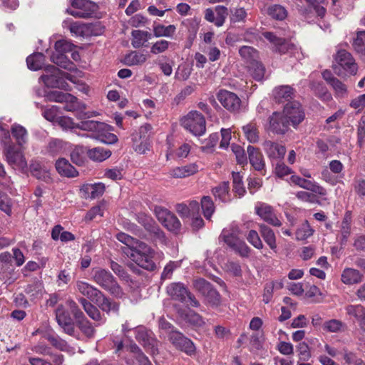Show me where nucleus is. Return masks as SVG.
<instances>
[{"instance_id": "nucleus-1", "label": "nucleus", "mask_w": 365, "mask_h": 365, "mask_svg": "<svg viewBox=\"0 0 365 365\" xmlns=\"http://www.w3.org/2000/svg\"><path fill=\"white\" fill-rule=\"evenodd\" d=\"M116 238L128 247L125 253L138 266L150 271L155 269L156 266L153 262L155 251L148 245L124 232L117 234Z\"/></svg>"}, {"instance_id": "nucleus-2", "label": "nucleus", "mask_w": 365, "mask_h": 365, "mask_svg": "<svg viewBox=\"0 0 365 365\" xmlns=\"http://www.w3.org/2000/svg\"><path fill=\"white\" fill-rule=\"evenodd\" d=\"M76 290L86 297L87 299L94 302L97 306L107 314L110 312L119 314L120 303L107 297L100 289L88 282L78 280L76 283Z\"/></svg>"}, {"instance_id": "nucleus-3", "label": "nucleus", "mask_w": 365, "mask_h": 365, "mask_svg": "<svg viewBox=\"0 0 365 365\" xmlns=\"http://www.w3.org/2000/svg\"><path fill=\"white\" fill-rule=\"evenodd\" d=\"M241 230L238 225L232 222L227 227L224 228L219 237V240L223 241L230 248L239 254L242 257H247L251 251L249 246L239 236Z\"/></svg>"}, {"instance_id": "nucleus-4", "label": "nucleus", "mask_w": 365, "mask_h": 365, "mask_svg": "<svg viewBox=\"0 0 365 365\" xmlns=\"http://www.w3.org/2000/svg\"><path fill=\"white\" fill-rule=\"evenodd\" d=\"M92 279L94 282L113 297H123L124 292L122 288L109 271L100 267L96 268L93 270Z\"/></svg>"}, {"instance_id": "nucleus-5", "label": "nucleus", "mask_w": 365, "mask_h": 365, "mask_svg": "<svg viewBox=\"0 0 365 365\" xmlns=\"http://www.w3.org/2000/svg\"><path fill=\"white\" fill-rule=\"evenodd\" d=\"M68 73L61 71L54 66L49 65L44 68V73L40 79L48 88L67 90L68 84L66 82L65 78H68Z\"/></svg>"}, {"instance_id": "nucleus-6", "label": "nucleus", "mask_w": 365, "mask_h": 365, "mask_svg": "<svg viewBox=\"0 0 365 365\" xmlns=\"http://www.w3.org/2000/svg\"><path fill=\"white\" fill-rule=\"evenodd\" d=\"M182 125L195 136L202 135L206 130V123L204 116L198 111L188 113L181 120Z\"/></svg>"}, {"instance_id": "nucleus-7", "label": "nucleus", "mask_w": 365, "mask_h": 365, "mask_svg": "<svg viewBox=\"0 0 365 365\" xmlns=\"http://www.w3.org/2000/svg\"><path fill=\"white\" fill-rule=\"evenodd\" d=\"M71 6L73 9H66V13L81 19L91 17L98 9L96 4L90 0H73Z\"/></svg>"}, {"instance_id": "nucleus-8", "label": "nucleus", "mask_w": 365, "mask_h": 365, "mask_svg": "<svg viewBox=\"0 0 365 365\" xmlns=\"http://www.w3.org/2000/svg\"><path fill=\"white\" fill-rule=\"evenodd\" d=\"M335 61L336 65L334 66V70L337 75L341 76L344 74L341 68L344 69L346 73L351 75L356 73L357 65L351 54L348 51L339 50L335 56Z\"/></svg>"}, {"instance_id": "nucleus-9", "label": "nucleus", "mask_w": 365, "mask_h": 365, "mask_svg": "<svg viewBox=\"0 0 365 365\" xmlns=\"http://www.w3.org/2000/svg\"><path fill=\"white\" fill-rule=\"evenodd\" d=\"M6 162L13 168L24 170L27 167V162L24 155L23 151L15 145H7L4 150Z\"/></svg>"}, {"instance_id": "nucleus-10", "label": "nucleus", "mask_w": 365, "mask_h": 365, "mask_svg": "<svg viewBox=\"0 0 365 365\" xmlns=\"http://www.w3.org/2000/svg\"><path fill=\"white\" fill-rule=\"evenodd\" d=\"M282 112L287 120H289V124L294 128H297L305 118V113L302 106L296 101L287 103Z\"/></svg>"}, {"instance_id": "nucleus-11", "label": "nucleus", "mask_w": 365, "mask_h": 365, "mask_svg": "<svg viewBox=\"0 0 365 365\" xmlns=\"http://www.w3.org/2000/svg\"><path fill=\"white\" fill-rule=\"evenodd\" d=\"M289 128V120L283 112L275 111L268 118L267 129L276 135H284Z\"/></svg>"}, {"instance_id": "nucleus-12", "label": "nucleus", "mask_w": 365, "mask_h": 365, "mask_svg": "<svg viewBox=\"0 0 365 365\" xmlns=\"http://www.w3.org/2000/svg\"><path fill=\"white\" fill-rule=\"evenodd\" d=\"M169 340L176 349L189 356H192L195 352L193 342L178 331H173L169 336Z\"/></svg>"}, {"instance_id": "nucleus-13", "label": "nucleus", "mask_w": 365, "mask_h": 365, "mask_svg": "<svg viewBox=\"0 0 365 365\" xmlns=\"http://www.w3.org/2000/svg\"><path fill=\"white\" fill-rule=\"evenodd\" d=\"M217 98L222 106L230 112L239 111L241 106L240 98L234 93L221 90L217 93Z\"/></svg>"}, {"instance_id": "nucleus-14", "label": "nucleus", "mask_w": 365, "mask_h": 365, "mask_svg": "<svg viewBox=\"0 0 365 365\" xmlns=\"http://www.w3.org/2000/svg\"><path fill=\"white\" fill-rule=\"evenodd\" d=\"M255 212L267 223L274 227H280L282 225L281 220L274 212V208L269 205L259 203L255 206Z\"/></svg>"}, {"instance_id": "nucleus-15", "label": "nucleus", "mask_w": 365, "mask_h": 365, "mask_svg": "<svg viewBox=\"0 0 365 365\" xmlns=\"http://www.w3.org/2000/svg\"><path fill=\"white\" fill-rule=\"evenodd\" d=\"M125 349L133 354V359H128V365H152L148 356L142 351L138 346L133 341L125 346Z\"/></svg>"}, {"instance_id": "nucleus-16", "label": "nucleus", "mask_w": 365, "mask_h": 365, "mask_svg": "<svg viewBox=\"0 0 365 365\" xmlns=\"http://www.w3.org/2000/svg\"><path fill=\"white\" fill-rule=\"evenodd\" d=\"M289 180L292 183L319 195L324 196L327 195V190L314 181L302 178L296 175H292Z\"/></svg>"}, {"instance_id": "nucleus-17", "label": "nucleus", "mask_w": 365, "mask_h": 365, "mask_svg": "<svg viewBox=\"0 0 365 365\" xmlns=\"http://www.w3.org/2000/svg\"><path fill=\"white\" fill-rule=\"evenodd\" d=\"M262 147L269 159L281 160L284 158L287 151L284 145L269 140L262 143Z\"/></svg>"}, {"instance_id": "nucleus-18", "label": "nucleus", "mask_w": 365, "mask_h": 365, "mask_svg": "<svg viewBox=\"0 0 365 365\" xmlns=\"http://www.w3.org/2000/svg\"><path fill=\"white\" fill-rule=\"evenodd\" d=\"M78 302L81 304L87 315L95 321L97 325H102L106 323V318L101 313L99 307L98 308L84 297H80Z\"/></svg>"}, {"instance_id": "nucleus-19", "label": "nucleus", "mask_w": 365, "mask_h": 365, "mask_svg": "<svg viewBox=\"0 0 365 365\" xmlns=\"http://www.w3.org/2000/svg\"><path fill=\"white\" fill-rule=\"evenodd\" d=\"M167 293L173 299L184 302L189 291L182 283L173 282L167 287Z\"/></svg>"}, {"instance_id": "nucleus-20", "label": "nucleus", "mask_w": 365, "mask_h": 365, "mask_svg": "<svg viewBox=\"0 0 365 365\" xmlns=\"http://www.w3.org/2000/svg\"><path fill=\"white\" fill-rule=\"evenodd\" d=\"M199 171V165L190 163L180 167H175L170 170L169 175L174 178H184L192 175Z\"/></svg>"}, {"instance_id": "nucleus-21", "label": "nucleus", "mask_w": 365, "mask_h": 365, "mask_svg": "<svg viewBox=\"0 0 365 365\" xmlns=\"http://www.w3.org/2000/svg\"><path fill=\"white\" fill-rule=\"evenodd\" d=\"M263 36L274 45L275 50L279 53H286L294 48L293 44L289 43L284 38L277 36L272 32H265Z\"/></svg>"}, {"instance_id": "nucleus-22", "label": "nucleus", "mask_w": 365, "mask_h": 365, "mask_svg": "<svg viewBox=\"0 0 365 365\" xmlns=\"http://www.w3.org/2000/svg\"><path fill=\"white\" fill-rule=\"evenodd\" d=\"M247 150L249 155L250 163L252 166L256 170H262L265 166V163L260 150L252 145H248Z\"/></svg>"}, {"instance_id": "nucleus-23", "label": "nucleus", "mask_w": 365, "mask_h": 365, "mask_svg": "<svg viewBox=\"0 0 365 365\" xmlns=\"http://www.w3.org/2000/svg\"><path fill=\"white\" fill-rule=\"evenodd\" d=\"M364 275L354 268H345L341 275V282L347 285L359 284L363 281Z\"/></svg>"}, {"instance_id": "nucleus-24", "label": "nucleus", "mask_w": 365, "mask_h": 365, "mask_svg": "<svg viewBox=\"0 0 365 365\" xmlns=\"http://www.w3.org/2000/svg\"><path fill=\"white\" fill-rule=\"evenodd\" d=\"M55 166L61 176L74 178L78 175L76 169L66 158H59L56 160Z\"/></svg>"}, {"instance_id": "nucleus-25", "label": "nucleus", "mask_w": 365, "mask_h": 365, "mask_svg": "<svg viewBox=\"0 0 365 365\" xmlns=\"http://www.w3.org/2000/svg\"><path fill=\"white\" fill-rule=\"evenodd\" d=\"M11 133L15 139L16 144L21 147L27 143L29 140V133L27 130L20 124L14 123L11 127Z\"/></svg>"}, {"instance_id": "nucleus-26", "label": "nucleus", "mask_w": 365, "mask_h": 365, "mask_svg": "<svg viewBox=\"0 0 365 365\" xmlns=\"http://www.w3.org/2000/svg\"><path fill=\"white\" fill-rule=\"evenodd\" d=\"M135 333L136 340L141 343L145 348L150 349L153 354L158 353V349L154 345V340L148 337V333L144 327H138Z\"/></svg>"}, {"instance_id": "nucleus-27", "label": "nucleus", "mask_w": 365, "mask_h": 365, "mask_svg": "<svg viewBox=\"0 0 365 365\" xmlns=\"http://www.w3.org/2000/svg\"><path fill=\"white\" fill-rule=\"evenodd\" d=\"M131 45L134 48H140L151 38V34L143 30H133L131 32Z\"/></svg>"}, {"instance_id": "nucleus-28", "label": "nucleus", "mask_w": 365, "mask_h": 365, "mask_svg": "<svg viewBox=\"0 0 365 365\" xmlns=\"http://www.w3.org/2000/svg\"><path fill=\"white\" fill-rule=\"evenodd\" d=\"M245 138L250 143H256L259 140V131L257 123L252 121L242 127Z\"/></svg>"}, {"instance_id": "nucleus-29", "label": "nucleus", "mask_w": 365, "mask_h": 365, "mask_svg": "<svg viewBox=\"0 0 365 365\" xmlns=\"http://www.w3.org/2000/svg\"><path fill=\"white\" fill-rule=\"evenodd\" d=\"M259 232L265 242L268 245L271 250L276 252L277 242L276 237L274 231L264 224L259 225Z\"/></svg>"}, {"instance_id": "nucleus-30", "label": "nucleus", "mask_w": 365, "mask_h": 365, "mask_svg": "<svg viewBox=\"0 0 365 365\" xmlns=\"http://www.w3.org/2000/svg\"><path fill=\"white\" fill-rule=\"evenodd\" d=\"M212 192L216 199H219L222 202H227L231 200L228 182H222L215 187Z\"/></svg>"}, {"instance_id": "nucleus-31", "label": "nucleus", "mask_w": 365, "mask_h": 365, "mask_svg": "<svg viewBox=\"0 0 365 365\" xmlns=\"http://www.w3.org/2000/svg\"><path fill=\"white\" fill-rule=\"evenodd\" d=\"M45 99L51 102H73L76 98L71 94L63 93L61 91H50L45 95Z\"/></svg>"}, {"instance_id": "nucleus-32", "label": "nucleus", "mask_w": 365, "mask_h": 365, "mask_svg": "<svg viewBox=\"0 0 365 365\" xmlns=\"http://www.w3.org/2000/svg\"><path fill=\"white\" fill-rule=\"evenodd\" d=\"M239 53L248 65H252L254 62L259 61V53L253 47L243 46L240 48Z\"/></svg>"}, {"instance_id": "nucleus-33", "label": "nucleus", "mask_w": 365, "mask_h": 365, "mask_svg": "<svg viewBox=\"0 0 365 365\" xmlns=\"http://www.w3.org/2000/svg\"><path fill=\"white\" fill-rule=\"evenodd\" d=\"M138 217V222L143 224L148 231H149L151 233H153L155 236H157L159 238L163 237V232L155 225L154 221L150 217L145 215H140Z\"/></svg>"}, {"instance_id": "nucleus-34", "label": "nucleus", "mask_w": 365, "mask_h": 365, "mask_svg": "<svg viewBox=\"0 0 365 365\" xmlns=\"http://www.w3.org/2000/svg\"><path fill=\"white\" fill-rule=\"evenodd\" d=\"M87 154L92 160L102 162L111 155V151L104 148L97 147L88 150Z\"/></svg>"}, {"instance_id": "nucleus-35", "label": "nucleus", "mask_w": 365, "mask_h": 365, "mask_svg": "<svg viewBox=\"0 0 365 365\" xmlns=\"http://www.w3.org/2000/svg\"><path fill=\"white\" fill-rule=\"evenodd\" d=\"M106 125L96 120L82 121L76 125V128L83 130L100 133L105 130Z\"/></svg>"}, {"instance_id": "nucleus-36", "label": "nucleus", "mask_w": 365, "mask_h": 365, "mask_svg": "<svg viewBox=\"0 0 365 365\" xmlns=\"http://www.w3.org/2000/svg\"><path fill=\"white\" fill-rule=\"evenodd\" d=\"M147 61V56L139 51H131L124 58V62L129 66H139Z\"/></svg>"}, {"instance_id": "nucleus-37", "label": "nucleus", "mask_w": 365, "mask_h": 365, "mask_svg": "<svg viewBox=\"0 0 365 365\" xmlns=\"http://www.w3.org/2000/svg\"><path fill=\"white\" fill-rule=\"evenodd\" d=\"M153 35L156 38L160 37H172L175 31V25L164 26L163 24H157L153 26Z\"/></svg>"}, {"instance_id": "nucleus-38", "label": "nucleus", "mask_w": 365, "mask_h": 365, "mask_svg": "<svg viewBox=\"0 0 365 365\" xmlns=\"http://www.w3.org/2000/svg\"><path fill=\"white\" fill-rule=\"evenodd\" d=\"M45 56L41 53H36L30 55L26 58L28 68L33 71L41 69L44 64Z\"/></svg>"}, {"instance_id": "nucleus-39", "label": "nucleus", "mask_w": 365, "mask_h": 365, "mask_svg": "<svg viewBox=\"0 0 365 365\" xmlns=\"http://www.w3.org/2000/svg\"><path fill=\"white\" fill-rule=\"evenodd\" d=\"M77 326L81 331L88 338H93L96 329L90 321L86 317L76 322Z\"/></svg>"}, {"instance_id": "nucleus-40", "label": "nucleus", "mask_w": 365, "mask_h": 365, "mask_svg": "<svg viewBox=\"0 0 365 365\" xmlns=\"http://www.w3.org/2000/svg\"><path fill=\"white\" fill-rule=\"evenodd\" d=\"M293 91V88L289 86H281L274 88L273 95L278 101L289 100L292 98Z\"/></svg>"}, {"instance_id": "nucleus-41", "label": "nucleus", "mask_w": 365, "mask_h": 365, "mask_svg": "<svg viewBox=\"0 0 365 365\" xmlns=\"http://www.w3.org/2000/svg\"><path fill=\"white\" fill-rule=\"evenodd\" d=\"M345 324L339 319H330L326 321L322 324L324 331L330 333H338L344 330Z\"/></svg>"}, {"instance_id": "nucleus-42", "label": "nucleus", "mask_w": 365, "mask_h": 365, "mask_svg": "<svg viewBox=\"0 0 365 365\" xmlns=\"http://www.w3.org/2000/svg\"><path fill=\"white\" fill-rule=\"evenodd\" d=\"M247 68L250 74L255 80L260 81L264 79L265 68L261 62H254L252 65H248Z\"/></svg>"}, {"instance_id": "nucleus-43", "label": "nucleus", "mask_w": 365, "mask_h": 365, "mask_svg": "<svg viewBox=\"0 0 365 365\" xmlns=\"http://www.w3.org/2000/svg\"><path fill=\"white\" fill-rule=\"evenodd\" d=\"M201 207L204 217L210 220L212 214L215 210L214 202L210 196H204L201 199Z\"/></svg>"}, {"instance_id": "nucleus-44", "label": "nucleus", "mask_w": 365, "mask_h": 365, "mask_svg": "<svg viewBox=\"0 0 365 365\" xmlns=\"http://www.w3.org/2000/svg\"><path fill=\"white\" fill-rule=\"evenodd\" d=\"M352 46L357 53L365 54V30L356 31Z\"/></svg>"}, {"instance_id": "nucleus-45", "label": "nucleus", "mask_w": 365, "mask_h": 365, "mask_svg": "<svg viewBox=\"0 0 365 365\" xmlns=\"http://www.w3.org/2000/svg\"><path fill=\"white\" fill-rule=\"evenodd\" d=\"M182 317L189 324L197 327H202L205 324L203 318L197 313L188 310Z\"/></svg>"}, {"instance_id": "nucleus-46", "label": "nucleus", "mask_w": 365, "mask_h": 365, "mask_svg": "<svg viewBox=\"0 0 365 365\" xmlns=\"http://www.w3.org/2000/svg\"><path fill=\"white\" fill-rule=\"evenodd\" d=\"M68 29L70 32L74 36H85L88 34L89 28L88 26L86 24L80 23V22H72L68 26Z\"/></svg>"}, {"instance_id": "nucleus-47", "label": "nucleus", "mask_w": 365, "mask_h": 365, "mask_svg": "<svg viewBox=\"0 0 365 365\" xmlns=\"http://www.w3.org/2000/svg\"><path fill=\"white\" fill-rule=\"evenodd\" d=\"M268 14L273 19L277 20H284L287 16V9L279 4L270 6L267 9Z\"/></svg>"}, {"instance_id": "nucleus-48", "label": "nucleus", "mask_w": 365, "mask_h": 365, "mask_svg": "<svg viewBox=\"0 0 365 365\" xmlns=\"http://www.w3.org/2000/svg\"><path fill=\"white\" fill-rule=\"evenodd\" d=\"M26 292L30 296L31 300L40 299L43 295V286L41 283L34 282L27 286Z\"/></svg>"}, {"instance_id": "nucleus-49", "label": "nucleus", "mask_w": 365, "mask_h": 365, "mask_svg": "<svg viewBox=\"0 0 365 365\" xmlns=\"http://www.w3.org/2000/svg\"><path fill=\"white\" fill-rule=\"evenodd\" d=\"M364 309L365 308L360 304L348 305L345 308V309L346 311V314L351 317H354L359 323L360 327H361V319L364 316Z\"/></svg>"}, {"instance_id": "nucleus-50", "label": "nucleus", "mask_w": 365, "mask_h": 365, "mask_svg": "<svg viewBox=\"0 0 365 365\" xmlns=\"http://www.w3.org/2000/svg\"><path fill=\"white\" fill-rule=\"evenodd\" d=\"M165 228L171 232H178L180 230L181 223L178 217L173 214L170 213L162 224Z\"/></svg>"}, {"instance_id": "nucleus-51", "label": "nucleus", "mask_w": 365, "mask_h": 365, "mask_svg": "<svg viewBox=\"0 0 365 365\" xmlns=\"http://www.w3.org/2000/svg\"><path fill=\"white\" fill-rule=\"evenodd\" d=\"M314 230L309 222L305 221L296 231V238L298 240H304L313 235Z\"/></svg>"}, {"instance_id": "nucleus-52", "label": "nucleus", "mask_w": 365, "mask_h": 365, "mask_svg": "<svg viewBox=\"0 0 365 365\" xmlns=\"http://www.w3.org/2000/svg\"><path fill=\"white\" fill-rule=\"evenodd\" d=\"M232 180L233 191L235 193L238 195L240 197L244 196L246 192V190L242 182V176L239 173H233Z\"/></svg>"}, {"instance_id": "nucleus-53", "label": "nucleus", "mask_w": 365, "mask_h": 365, "mask_svg": "<svg viewBox=\"0 0 365 365\" xmlns=\"http://www.w3.org/2000/svg\"><path fill=\"white\" fill-rule=\"evenodd\" d=\"M105 185L101 182L89 185L86 187L88 197L95 199L101 196L105 191Z\"/></svg>"}, {"instance_id": "nucleus-54", "label": "nucleus", "mask_w": 365, "mask_h": 365, "mask_svg": "<svg viewBox=\"0 0 365 365\" xmlns=\"http://www.w3.org/2000/svg\"><path fill=\"white\" fill-rule=\"evenodd\" d=\"M215 14L216 26H222L229 14L227 8L224 6H217L215 8Z\"/></svg>"}, {"instance_id": "nucleus-55", "label": "nucleus", "mask_w": 365, "mask_h": 365, "mask_svg": "<svg viewBox=\"0 0 365 365\" xmlns=\"http://www.w3.org/2000/svg\"><path fill=\"white\" fill-rule=\"evenodd\" d=\"M193 286L195 290L199 292L204 297H205L212 287V285L209 282L202 278L194 280Z\"/></svg>"}, {"instance_id": "nucleus-56", "label": "nucleus", "mask_w": 365, "mask_h": 365, "mask_svg": "<svg viewBox=\"0 0 365 365\" xmlns=\"http://www.w3.org/2000/svg\"><path fill=\"white\" fill-rule=\"evenodd\" d=\"M171 42L161 39L153 43L150 47V53L154 55H158L165 52L170 46Z\"/></svg>"}, {"instance_id": "nucleus-57", "label": "nucleus", "mask_w": 365, "mask_h": 365, "mask_svg": "<svg viewBox=\"0 0 365 365\" xmlns=\"http://www.w3.org/2000/svg\"><path fill=\"white\" fill-rule=\"evenodd\" d=\"M85 150L83 147L76 146L71 153V161L77 165H81L85 160Z\"/></svg>"}, {"instance_id": "nucleus-58", "label": "nucleus", "mask_w": 365, "mask_h": 365, "mask_svg": "<svg viewBox=\"0 0 365 365\" xmlns=\"http://www.w3.org/2000/svg\"><path fill=\"white\" fill-rule=\"evenodd\" d=\"M247 15V11L243 7L235 8L230 10V21L234 23L245 21Z\"/></svg>"}, {"instance_id": "nucleus-59", "label": "nucleus", "mask_w": 365, "mask_h": 365, "mask_svg": "<svg viewBox=\"0 0 365 365\" xmlns=\"http://www.w3.org/2000/svg\"><path fill=\"white\" fill-rule=\"evenodd\" d=\"M56 318L58 324H65L66 322L72 321L69 313L62 305L58 306L56 309Z\"/></svg>"}, {"instance_id": "nucleus-60", "label": "nucleus", "mask_w": 365, "mask_h": 365, "mask_svg": "<svg viewBox=\"0 0 365 365\" xmlns=\"http://www.w3.org/2000/svg\"><path fill=\"white\" fill-rule=\"evenodd\" d=\"M192 68L187 64H180L175 73V78L179 81H186L190 76Z\"/></svg>"}, {"instance_id": "nucleus-61", "label": "nucleus", "mask_w": 365, "mask_h": 365, "mask_svg": "<svg viewBox=\"0 0 365 365\" xmlns=\"http://www.w3.org/2000/svg\"><path fill=\"white\" fill-rule=\"evenodd\" d=\"M231 150L235 155L237 161L239 164L243 165L247 163V157L245 153V150L242 146L237 144H232Z\"/></svg>"}, {"instance_id": "nucleus-62", "label": "nucleus", "mask_w": 365, "mask_h": 365, "mask_svg": "<svg viewBox=\"0 0 365 365\" xmlns=\"http://www.w3.org/2000/svg\"><path fill=\"white\" fill-rule=\"evenodd\" d=\"M181 261H170L165 267L161 274L163 279H170L173 271L180 267Z\"/></svg>"}, {"instance_id": "nucleus-63", "label": "nucleus", "mask_w": 365, "mask_h": 365, "mask_svg": "<svg viewBox=\"0 0 365 365\" xmlns=\"http://www.w3.org/2000/svg\"><path fill=\"white\" fill-rule=\"evenodd\" d=\"M66 305L71 314L73 315V317L76 319V322L85 317L83 312L78 307L77 303L73 299H68L66 301Z\"/></svg>"}, {"instance_id": "nucleus-64", "label": "nucleus", "mask_w": 365, "mask_h": 365, "mask_svg": "<svg viewBox=\"0 0 365 365\" xmlns=\"http://www.w3.org/2000/svg\"><path fill=\"white\" fill-rule=\"evenodd\" d=\"M247 240L255 248L258 250L263 248V243L257 231L254 230H250L247 235Z\"/></svg>"}]
</instances>
